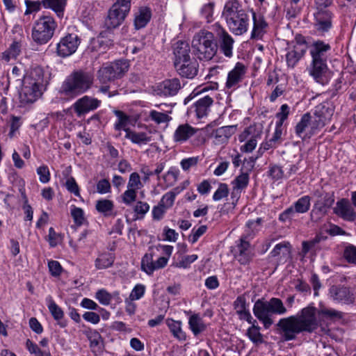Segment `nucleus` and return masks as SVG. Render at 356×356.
I'll return each instance as SVG.
<instances>
[{
  "label": "nucleus",
  "instance_id": "obj_1",
  "mask_svg": "<svg viewBox=\"0 0 356 356\" xmlns=\"http://www.w3.org/2000/svg\"><path fill=\"white\" fill-rule=\"evenodd\" d=\"M276 327L284 341L295 340L297 335L302 332L312 333L318 327L316 308L309 305L297 315L280 318Z\"/></svg>",
  "mask_w": 356,
  "mask_h": 356
},
{
  "label": "nucleus",
  "instance_id": "obj_2",
  "mask_svg": "<svg viewBox=\"0 0 356 356\" xmlns=\"http://www.w3.org/2000/svg\"><path fill=\"white\" fill-rule=\"evenodd\" d=\"M93 80L90 72L83 70H74L63 81L58 93L66 99H74L90 90Z\"/></svg>",
  "mask_w": 356,
  "mask_h": 356
},
{
  "label": "nucleus",
  "instance_id": "obj_3",
  "mask_svg": "<svg viewBox=\"0 0 356 356\" xmlns=\"http://www.w3.org/2000/svg\"><path fill=\"white\" fill-rule=\"evenodd\" d=\"M222 16L229 31L235 35H241L247 32L250 16L237 0H231L225 3Z\"/></svg>",
  "mask_w": 356,
  "mask_h": 356
},
{
  "label": "nucleus",
  "instance_id": "obj_4",
  "mask_svg": "<svg viewBox=\"0 0 356 356\" xmlns=\"http://www.w3.org/2000/svg\"><path fill=\"white\" fill-rule=\"evenodd\" d=\"M286 312L282 300L277 298H272L268 301L259 299L253 307L254 315L263 323L266 329H268L273 323L272 314L283 315Z\"/></svg>",
  "mask_w": 356,
  "mask_h": 356
},
{
  "label": "nucleus",
  "instance_id": "obj_5",
  "mask_svg": "<svg viewBox=\"0 0 356 356\" xmlns=\"http://www.w3.org/2000/svg\"><path fill=\"white\" fill-rule=\"evenodd\" d=\"M191 45L195 55L200 60H210L218 51L214 33L206 30H201L194 35Z\"/></svg>",
  "mask_w": 356,
  "mask_h": 356
},
{
  "label": "nucleus",
  "instance_id": "obj_6",
  "mask_svg": "<svg viewBox=\"0 0 356 356\" xmlns=\"http://www.w3.org/2000/svg\"><path fill=\"white\" fill-rule=\"evenodd\" d=\"M129 62L121 59L103 65L97 72V78L102 84H107L121 79L128 72Z\"/></svg>",
  "mask_w": 356,
  "mask_h": 356
},
{
  "label": "nucleus",
  "instance_id": "obj_7",
  "mask_svg": "<svg viewBox=\"0 0 356 356\" xmlns=\"http://www.w3.org/2000/svg\"><path fill=\"white\" fill-rule=\"evenodd\" d=\"M56 27V22L52 17L42 16L35 22L32 38L38 44H46L53 37Z\"/></svg>",
  "mask_w": 356,
  "mask_h": 356
},
{
  "label": "nucleus",
  "instance_id": "obj_8",
  "mask_svg": "<svg viewBox=\"0 0 356 356\" xmlns=\"http://www.w3.org/2000/svg\"><path fill=\"white\" fill-rule=\"evenodd\" d=\"M131 6V0H117L108 11L105 25L108 29L119 26L128 15Z\"/></svg>",
  "mask_w": 356,
  "mask_h": 356
},
{
  "label": "nucleus",
  "instance_id": "obj_9",
  "mask_svg": "<svg viewBox=\"0 0 356 356\" xmlns=\"http://www.w3.org/2000/svg\"><path fill=\"white\" fill-rule=\"evenodd\" d=\"M131 6V0H117L108 11L105 25L108 29L119 26L128 15Z\"/></svg>",
  "mask_w": 356,
  "mask_h": 356
},
{
  "label": "nucleus",
  "instance_id": "obj_10",
  "mask_svg": "<svg viewBox=\"0 0 356 356\" xmlns=\"http://www.w3.org/2000/svg\"><path fill=\"white\" fill-rule=\"evenodd\" d=\"M81 43V39L76 33H67L62 38L56 45V53L60 57L65 58L76 52Z\"/></svg>",
  "mask_w": 356,
  "mask_h": 356
},
{
  "label": "nucleus",
  "instance_id": "obj_11",
  "mask_svg": "<svg viewBox=\"0 0 356 356\" xmlns=\"http://www.w3.org/2000/svg\"><path fill=\"white\" fill-rule=\"evenodd\" d=\"M213 31L218 38L220 51L227 58L233 56L234 40L227 31L219 24L213 25Z\"/></svg>",
  "mask_w": 356,
  "mask_h": 356
},
{
  "label": "nucleus",
  "instance_id": "obj_12",
  "mask_svg": "<svg viewBox=\"0 0 356 356\" xmlns=\"http://www.w3.org/2000/svg\"><path fill=\"white\" fill-rule=\"evenodd\" d=\"M329 296L333 301L346 305L353 304L355 300L353 291L349 287L341 284L331 286Z\"/></svg>",
  "mask_w": 356,
  "mask_h": 356
},
{
  "label": "nucleus",
  "instance_id": "obj_13",
  "mask_svg": "<svg viewBox=\"0 0 356 356\" xmlns=\"http://www.w3.org/2000/svg\"><path fill=\"white\" fill-rule=\"evenodd\" d=\"M181 88L180 80L178 78H172L158 83L154 89V92L158 96L168 97L176 95Z\"/></svg>",
  "mask_w": 356,
  "mask_h": 356
},
{
  "label": "nucleus",
  "instance_id": "obj_14",
  "mask_svg": "<svg viewBox=\"0 0 356 356\" xmlns=\"http://www.w3.org/2000/svg\"><path fill=\"white\" fill-rule=\"evenodd\" d=\"M177 73L182 78L192 79L199 71V63L195 58H191L174 65Z\"/></svg>",
  "mask_w": 356,
  "mask_h": 356
},
{
  "label": "nucleus",
  "instance_id": "obj_15",
  "mask_svg": "<svg viewBox=\"0 0 356 356\" xmlns=\"http://www.w3.org/2000/svg\"><path fill=\"white\" fill-rule=\"evenodd\" d=\"M101 104V101L90 96L85 95L77 99L72 107L78 117L95 110Z\"/></svg>",
  "mask_w": 356,
  "mask_h": 356
},
{
  "label": "nucleus",
  "instance_id": "obj_16",
  "mask_svg": "<svg viewBox=\"0 0 356 356\" xmlns=\"http://www.w3.org/2000/svg\"><path fill=\"white\" fill-rule=\"evenodd\" d=\"M249 181V172H243L242 170L232 181V191L231 193V199L232 200L233 204L235 205L236 204L241 197L242 191L248 187Z\"/></svg>",
  "mask_w": 356,
  "mask_h": 356
},
{
  "label": "nucleus",
  "instance_id": "obj_17",
  "mask_svg": "<svg viewBox=\"0 0 356 356\" xmlns=\"http://www.w3.org/2000/svg\"><path fill=\"white\" fill-rule=\"evenodd\" d=\"M333 212L346 221L353 222L356 219V212L346 198H341L337 202L336 206L333 208Z\"/></svg>",
  "mask_w": 356,
  "mask_h": 356
},
{
  "label": "nucleus",
  "instance_id": "obj_18",
  "mask_svg": "<svg viewBox=\"0 0 356 356\" xmlns=\"http://www.w3.org/2000/svg\"><path fill=\"white\" fill-rule=\"evenodd\" d=\"M246 239V236H242L240 243L236 245L235 258L242 265L249 264L254 256L253 250L250 248V244Z\"/></svg>",
  "mask_w": 356,
  "mask_h": 356
},
{
  "label": "nucleus",
  "instance_id": "obj_19",
  "mask_svg": "<svg viewBox=\"0 0 356 356\" xmlns=\"http://www.w3.org/2000/svg\"><path fill=\"white\" fill-rule=\"evenodd\" d=\"M42 91V89L35 87L33 83L24 81L19 92L20 103L24 105L33 103L41 96Z\"/></svg>",
  "mask_w": 356,
  "mask_h": 356
},
{
  "label": "nucleus",
  "instance_id": "obj_20",
  "mask_svg": "<svg viewBox=\"0 0 356 356\" xmlns=\"http://www.w3.org/2000/svg\"><path fill=\"white\" fill-rule=\"evenodd\" d=\"M308 70L316 82L321 84L325 83V75L328 70L327 61L312 60Z\"/></svg>",
  "mask_w": 356,
  "mask_h": 356
},
{
  "label": "nucleus",
  "instance_id": "obj_21",
  "mask_svg": "<svg viewBox=\"0 0 356 356\" xmlns=\"http://www.w3.org/2000/svg\"><path fill=\"white\" fill-rule=\"evenodd\" d=\"M330 49V44L316 40L311 45L309 52L312 60L327 61Z\"/></svg>",
  "mask_w": 356,
  "mask_h": 356
},
{
  "label": "nucleus",
  "instance_id": "obj_22",
  "mask_svg": "<svg viewBox=\"0 0 356 356\" xmlns=\"http://www.w3.org/2000/svg\"><path fill=\"white\" fill-rule=\"evenodd\" d=\"M174 61L173 64L191 58V47L188 42L179 40L172 45Z\"/></svg>",
  "mask_w": 356,
  "mask_h": 356
},
{
  "label": "nucleus",
  "instance_id": "obj_23",
  "mask_svg": "<svg viewBox=\"0 0 356 356\" xmlns=\"http://www.w3.org/2000/svg\"><path fill=\"white\" fill-rule=\"evenodd\" d=\"M246 67L242 63H236L234 68L231 70L227 76L226 87L231 88L242 81L246 73Z\"/></svg>",
  "mask_w": 356,
  "mask_h": 356
},
{
  "label": "nucleus",
  "instance_id": "obj_24",
  "mask_svg": "<svg viewBox=\"0 0 356 356\" xmlns=\"http://www.w3.org/2000/svg\"><path fill=\"white\" fill-rule=\"evenodd\" d=\"M213 99L209 95L200 98L191 107L198 118L207 116L211 111Z\"/></svg>",
  "mask_w": 356,
  "mask_h": 356
},
{
  "label": "nucleus",
  "instance_id": "obj_25",
  "mask_svg": "<svg viewBox=\"0 0 356 356\" xmlns=\"http://www.w3.org/2000/svg\"><path fill=\"white\" fill-rule=\"evenodd\" d=\"M197 129L188 124H180L175 130L173 139L176 143H182L194 136Z\"/></svg>",
  "mask_w": 356,
  "mask_h": 356
},
{
  "label": "nucleus",
  "instance_id": "obj_26",
  "mask_svg": "<svg viewBox=\"0 0 356 356\" xmlns=\"http://www.w3.org/2000/svg\"><path fill=\"white\" fill-rule=\"evenodd\" d=\"M236 131V125L224 126L216 129L213 135L216 144H223Z\"/></svg>",
  "mask_w": 356,
  "mask_h": 356
},
{
  "label": "nucleus",
  "instance_id": "obj_27",
  "mask_svg": "<svg viewBox=\"0 0 356 356\" xmlns=\"http://www.w3.org/2000/svg\"><path fill=\"white\" fill-rule=\"evenodd\" d=\"M253 29L251 33V39H261L265 33V29L268 26V24L261 15H257L252 12Z\"/></svg>",
  "mask_w": 356,
  "mask_h": 356
},
{
  "label": "nucleus",
  "instance_id": "obj_28",
  "mask_svg": "<svg viewBox=\"0 0 356 356\" xmlns=\"http://www.w3.org/2000/svg\"><path fill=\"white\" fill-rule=\"evenodd\" d=\"M152 17V10L149 7L141 6L135 14L134 26L136 30L144 28Z\"/></svg>",
  "mask_w": 356,
  "mask_h": 356
},
{
  "label": "nucleus",
  "instance_id": "obj_29",
  "mask_svg": "<svg viewBox=\"0 0 356 356\" xmlns=\"http://www.w3.org/2000/svg\"><path fill=\"white\" fill-rule=\"evenodd\" d=\"M287 49L294 52H297L302 56H304L307 49V42L305 36L301 34H296L294 39L287 43Z\"/></svg>",
  "mask_w": 356,
  "mask_h": 356
},
{
  "label": "nucleus",
  "instance_id": "obj_30",
  "mask_svg": "<svg viewBox=\"0 0 356 356\" xmlns=\"http://www.w3.org/2000/svg\"><path fill=\"white\" fill-rule=\"evenodd\" d=\"M24 81L25 83H31L35 87L42 89L44 86L43 70L40 67H34Z\"/></svg>",
  "mask_w": 356,
  "mask_h": 356
},
{
  "label": "nucleus",
  "instance_id": "obj_31",
  "mask_svg": "<svg viewBox=\"0 0 356 356\" xmlns=\"http://www.w3.org/2000/svg\"><path fill=\"white\" fill-rule=\"evenodd\" d=\"M317 21V29L327 31L331 27L332 13L331 11H318L315 15Z\"/></svg>",
  "mask_w": 356,
  "mask_h": 356
},
{
  "label": "nucleus",
  "instance_id": "obj_32",
  "mask_svg": "<svg viewBox=\"0 0 356 356\" xmlns=\"http://www.w3.org/2000/svg\"><path fill=\"white\" fill-rule=\"evenodd\" d=\"M115 255L108 252H104L98 254L95 260V266L97 270L110 268L115 261Z\"/></svg>",
  "mask_w": 356,
  "mask_h": 356
},
{
  "label": "nucleus",
  "instance_id": "obj_33",
  "mask_svg": "<svg viewBox=\"0 0 356 356\" xmlns=\"http://www.w3.org/2000/svg\"><path fill=\"white\" fill-rule=\"evenodd\" d=\"M327 238L326 236L321 234H318L314 238L309 241H305L302 243V253L305 256L309 251H314L319 250L318 244L321 241H325Z\"/></svg>",
  "mask_w": 356,
  "mask_h": 356
},
{
  "label": "nucleus",
  "instance_id": "obj_34",
  "mask_svg": "<svg viewBox=\"0 0 356 356\" xmlns=\"http://www.w3.org/2000/svg\"><path fill=\"white\" fill-rule=\"evenodd\" d=\"M45 8L51 9L58 17H63L67 5V0H42Z\"/></svg>",
  "mask_w": 356,
  "mask_h": 356
},
{
  "label": "nucleus",
  "instance_id": "obj_35",
  "mask_svg": "<svg viewBox=\"0 0 356 356\" xmlns=\"http://www.w3.org/2000/svg\"><path fill=\"white\" fill-rule=\"evenodd\" d=\"M167 325L175 338L184 341L186 339V334L181 328V322L168 318L166 321Z\"/></svg>",
  "mask_w": 356,
  "mask_h": 356
},
{
  "label": "nucleus",
  "instance_id": "obj_36",
  "mask_svg": "<svg viewBox=\"0 0 356 356\" xmlns=\"http://www.w3.org/2000/svg\"><path fill=\"white\" fill-rule=\"evenodd\" d=\"M188 325L190 330L195 336H197L204 332L207 326L204 323L202 318L197 314L191 315L188 320Z\"/></svg>",
  "mask_w": 356,
  "mask_h": 356
},
{
  "label": "nucleus",
  "instance_id": "obj_37",
  "mask_svg": "<svg viewBox=\"0 0 356 356\" xmlns=\"http://www.w3.org/2000/svg\"><path fill=\"white\" fill-rule=\"evenodd\" d=\"M154 247L149 248V252L146 253L141 260V269L148 275H152L154 273Z\"/></svg>",
  "mask_w": 356,
  "mask_h": 356
},
{
  "label": "nucleus",
  "instance_id": "obj_38",
  "mask_svg": "<svg viewBox=\"0 0 356 356\" xmlns=\"http://www.w3.org/2000/svg\"><path fill=\"white\" fill-rule=\"evenodd\" d=\"M313 114L327 123L333 115V109L327 104H320L314 108Z\"/></svg>",
  "mask_w": 356,
  "mask_h": 356
},
{
  "label": "nucleus",
  "instance_id": "obj_39",
  "mask_svg": "<svg viewBox=\"0 0 356 356\" xmlns=\"http://www.w3.org/2000/svg\"><path fill=\"white\" fill-rule=\"evenodd\" d=\"M87 337L90 341V347L95 354L100 353L102 351L101 343H102V338L100 334L96 330H90Z\"/></svg>",
  "mask_w": 356,
  "mask_h": 356
},
{
  "label": "nucleus",
  "instance_id": "obj_40",
  "mask_svg": "<svg viewBox=\"0 0 356 356\" xmlns=\"http://www.w3.org/2000/svg\"><path fill=\"white\" fill-rule=\"evenodd\" d=\"M328 209L322 202V200H317L310 213L311 220L314 222H318L327 213Z\"/></svg>",
  "mask_w": 356,
  "mask_h": 356
},
{
  "label": "nucleus",
  "instance_id": "obj_41",
  "mask_svg": "<svg viewBox=\"0 0 356 356\" xmlns=\"http://www.w3.org/2000/svg\"><path fill=\"white\" fill-rule=\"evenodd\" d=\"M96 210L102 213L104 216H110L114 209V204L113 201L107 199L99 200L95 204Z\"/></svg>",
  "mask_w": 356,
  "mask_h": 356
},
{
  "label": "nucleus",
  "instance_id": "obj_42",
  "mask_svg": "<svg viewBox=\"0 0 356 356\" xmlns=\"http://www.w3.org/2000/svg\"><path fill=\"white\" fill-rule=\"evenodd\" d=\"M125 137L129 139L133 143L136 144H145L150 140V138L147 136L145 132H135L131 131L130 129L125 130Z\"/></svg>",
  "mask_w": 356,
  "mask_h": 356
},
{
  "label": "nucleus",
  "instance_id": "obj_43",
  "mask_svg": "<svg viewBox=\"0 0 356 356\" xmlns=\"http://www.w3.org/2000/svg\"><path fill=\"white\" fill-rule=\"evenodd\" d=\"M325 122L321 120L320 118L316 117L314 114L312 116V120L309 123V131L307 132L304 137H302V140H305L307 138H310L312 136L315 134L317 131L320 130L325 125Z\"/></svg>",
  "mask_w": 356,
  "mask_h": 356
},
{
  "label": "nucleus",
  "instance_id": "obj_44",
  "mask_svg": "<svg viewBox=\"0 0 356 356\" xmlns=\"http://www.w3.org/2000/svg\"><path fill=\"white\" fill-rule=\"evenodd\" d=\"M113 112L118 118L114 124L115 129L117 131H120L122 129L125 131V130L128 129L127 128V126L129 122V117L124 112L119 110H115Z\"/></svg>",
  "mask_w": 356,
  "mask_h": 356
},
{
  "label": "nucleus",
  "instance_id": "obj_45",
  "mask_svg": "<svg viewBox=\"0 0 356 356\" xmlns=\"http://www.w3.org/2000/svg\"><path fill=\"white\" fill-rule=\"evenodd\" d=\"M294 210L298 213H305L309 210L311 205V197L309 195H305L299 198L293 203Z\"/></svg>",
  "mask_w": 356,
  "mask_h": 356
},
{
  "label": "nucleus",
  "instance_id": "obj_46",
  "mask_svg": "<svg viewBox=\"0 0 356 356\" xmlns=\"http://www.w3.org/2000/svg\"><path fill=\"white\" fill-rule=\"evenodd\" d=\"M260 329L258 325H254L247 330L246 334L253 343L260 344L264 342L263 335L260 332Z\"/></svg>",
  "mask_w": 356,
  "mask_h": 356
},
{
  "label": "nucleus",
  "instance_id": "obj_47",
  "mask_svg": "<svg viewBox=\"0 0 356 356\" xmlns=\"http://www.w3.org/2000/svg\"><path fill=\"white\" fill-rule=\"evenodd\" d=\"M312 120V115L309 113H305L300 121L296 124L295 131L298 136L302 139V134L305 131L306 128L309 126L310 121Z\"/></svg>",
  "mask_w": 356,
  "mask_h": 356
},
{
  "label": "nucleus",
  "instance_id": "obj_48",
  "mask_svg": "<svg viewBox=\"0 0 356 356\" xmlns=\"http://www.w3.org/2000/svg\"><path fill=\"white\" fill-rule=\"evenodd\" d=\"M291 253V245L289 242H282L277 244L273 250L270 252L273 257H277L280 254L288 256Z\"/></svg>",
  "mask_w": 356,
  "mask_h": 356
},
{
  "label": "nucleus",
  "instance_id": "obj_49",
  "mask_svg": "<svg viewBox=\"0 0 356 356\" xmlns=\"http://www.w3.org/2000/svg\"><path fill=\"white\" fill-rule=\"evenodd\" d=\"M21 45L18 42H13L10 47L3 54V58L9 61L11 58H15L20 52Z\"/></svg>",
  "mask_w": 356,
  "mask_h": 356
},
{
  "label": "nucleus",
  "instance_id": "obj_50",
  "mask_svg": "<svg viewBox=\"0 0 356 356\" xmlns=\"http://www.w3.org/2000/svg\"><path fill=\"white\" fill-rule=\"evenodd\" d=\"M179 193L177 188H175L174 191L168 192L161 198L160 204L164 207L165 209L170 208L172 206L175 196Z\"/></svg>",
  "mask_w": 356,
  "mask_h": 356
},
{
  "label": "nucleus",
  "instance_id": "obj_51",
  "mask_svg": "<svg viewBox=\"0 0 356 356\" xmlns=\"http://www.w3.org/2000/svg\"><path fill=\"white\" fill-rule=\"evenodd\" d=\"M143 186V184L141 182L139 174L138 172H132L129 176L127 188L138 191Z\"/></svg>",
  "mask_w": 356,
  "mask_h": 356
},
{
  "label": "nucleus",
  "instance_id": "obj_52",
  "mask_svg": "<svg viewBox=\"0 0 356 356\" xmlns=\"http://www.w3.org/2000/svg\"><path fill=\"white\" fill-rule=\"evenodd\" d=\"M48 308L55 320L59 321L63 318L64 314L62 309L51 298L49 300Z\"/></svg>",
  "mask_w": 356,
  "mask_h": 356
},
{
  "label": "nucleus",
  "instance_id": "obj_53",
  "mask_svg": "<svg viewBox=\"0 0 356 356\" xmlns=\"http://www.w3.org/2000/svg\"><path fill=\"white\" fill-rule=\"evenodd\" d=\"M71 215L74 219L75 224L77 226H81L83 225L86 221V218L84 217V212L82 209L79 207H74L71 210Z\"/></svg>",
  "mask_w": 356,
  "mask_h": 356
},
{
  "label": "nucleus",
  "instance_id": "obj_54",
  "mask_svg": "<svg viewBox=\"0 0 356 356\" xmlns=\"http://www.w3.org/2000/svg\"><path fill=\"white\" fill-rule=\"evenodd\" d=\"M302 57L303 56H300L297 52L288 49V52L286 54L287 66L293 68Z\"/></svg>",
  "mask_w": 356,
  "mask_h": 356
},
{
  "label": "nucleus",
  "instance_id": "obj_55",
  "mask_svg": "<svg viewBox=\"0 0 356 356\" xmlns=\"http://www.w3.org/2000/svg\"><path fill=\"white\" fill-rule=\"evenodd\" d=\"M214 3L209 2L204 4L200 10L201 15L206 19L207 22H210L213 18Z\"/></svg>",
  "mask_w": 356,
  "mask_h": 356
},
{
  "label": "nucleus",
  "instance_id": "obj_56",
  "mask_svg": "<svg viewBox=\"0 0 356 356\" xmlns=\"http://www.w3.org/2000/svg\"><path fill=\"white\" fill-rule=\"evenodd\" d=\"M149 117L152 120L157 124L168 122L171 120V118L168 114L156 111H150Z\"/></svg>",
  "mask_w": 356,
  "mask_h": 356
},
{
  "label": "nucleus",
  "instance_id": "obj_57",
  "mask_svg": "<svg viewBox=\"0 0 356 356\" xmlns=\"http://www.w3.org/2000/svg\"><path fill=\"white\" fill-rule=\"evenodd\" d=\"M96 299L104 305H108L111 301V295L105 289H99L95 293Z\"/></svg>",
  "mask_w": 356,
  "mask_h": 356
},
{
  "label": "nucleus",
  "instance_id": "obj_58",
  "mask_svg": "<svg viewBox=\"0 0 356 356\" xmlns=\"http://www.w3.org/2000/svg\"><path fill=\"white\" fill-rule=\"evenodd\" d=\"M136 197L137 191L127 188V189L122 195V200L125 204L130 205L131 203L136 201Z\"/></svg>",
  "mask_w": 356,
  "mask_h": 356
},
{
  "label": "nucleus",
  "instance_id": "obj_59",
  "mask_svg": "<svg viewBox=\"0 0 356 356\" xmlns=\"http://www.w3.org/2000/svg\"><path fill=\"white\" fill-rule=\"evenodd\" d=\"M259 136V134L252 136L248 141L241 147V151L243 152H252L256 147L257 144V138Z\"/></svg>",
  "mask_w": 356,
  "mask_h": 356
},
{
  "label": "nucleus",
  "instance_id": "obj_60",
  "mask_svg": "<svg viewBox=\"0 0 356 356\" xmlns=\"http://www.w3.org/2000/svg\"><path fill=\"white\" fill-rule=\"evenodd\" d=\"M25 5L26 6V9L25 10L24 15H27L32 13L38 12L40 10L41 6L42 5V1H31V0H25Z\"/></svg>",
  "mask_w": 356,
  "mask_h": 356
},
{
  "label": "nucleus",
  "instance_id": "obj_61",
  "mask_svg": "<svg viewBox=\"0 0 356 356\" xmlns=\"http://www.w3.org/2000/svg\"><path fill=\"white\" fill-rule=\"evenodd\" d=\"M343 257L348 263L356 265V247L353 245H348L344 250Z\"/></svg>",
  "mask_w": 356,
  "mask_h": 356
},
{
  "label": "nucleus",
  "instance_id": "obj_62",
  "mask_svg": "<svg viewBox=\"0 0 356 356\" xmlns=\"http://www.w3.org/2000/svg\"><path fill=\"white\" fill-rule=\"evenodd\" d=\"M229 194L228 186L226 184H220L218 189L216 191L213 195L214 201H218L227 197Z\"/></svg>",
  "mask_w": 356,
  "mask_h": 356
},
{
  "label": "nucleus",
  "instance_id": "obj_63",
  "mask_svg": "<svg viewBox=\"0 0 356 356\" xmlns=\"http://www.w3.org/2000/svg\"><path fill=\"white\" fill-rule=\"evenodd\" d=\"M145 286L143 284H136L132 289L129 298L131 300H137L140 299L145 294Z\"/></svg>",
  "mask_w": 356,
  "mask_h": 356
},
{
  "label": "nucleus",
  "instance_id": "obj_64",
  "mask_svg": "<svg viewBox=\"0 0 356 356\" xmlns=\"http://www.w3.org/2000/svg\"><path fill=\"white\" fill-rule=\"evenodd\" d=\"M233 306L237 314L247 309V302L245 295L238 296L234 300Z\"/></svg>",
  "mask_w": 356,
  "mask_h": 356
}]
</instances>
